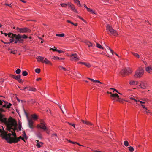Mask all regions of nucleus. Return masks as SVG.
Here are the masks:
<instances>
[{"label":"nucleus","instance_id":"nucleus-14","mask_svg":"<svg viewBox=\"0 0 152 152\" xmlns=\"http://www.w3.org/2000/svg\"><path fill=\"white\" fill-rule=\"evenodd\" d=\"M15 130H15V131H14V130H13V131H12L11 130L10 132L12 133V135L13 136H14V138H16L17 139L19 140L18 141V142L19 141H20V139H21L22 137H21V136H20L19 138H17L16 137V134L15 132Z\"/></svg>","mask_w":152,"mask_h":152},{"label":"nucleus","instance_id":"nucleus-29","mask_svg":"<svg viewBox=\"0 0 152 152\" xmlns=\"http://www.w3.org/2000/svg\"><path fill=\"white\" fill-rule=\"evenodd\" d=\"M124 145L126 146H129V142L127 141H125L124 142Z\"/></svg>","mask_w":152,"mask_h":152},{"label":"nucleus","instance_id":"nucleus-25","mask_svg":"<svg viewBox=\"0 0 152 152\" xmlns=\"http://www.w3.org/2000/svg\"><path fill=\"white\" fill-rule=\"evenodd\" d=\"M28 75V73L26 71H24L22 72V75L23 76H26Z\"/></svg>","mask_w":152,"mask_h":152},{"label":"nucleus","instance_id":"nucleus-27","mask_svg":"<svg viewBox=\"0 0 152 152\" xmlns=\"http://www.w3.org/2000/svg\"><path fill=\"white\" fill-rule=\"evenodd\" d=\"M96 47L98 48L103 49V48L102 46L99 44H96Z\"/></svg>","mask_w":152,"mask_h":152},{"label":"nucleus","instance_id":"nucleus-35","mask_svg":"<svg viewBox=\"0 0 152 152\" xmlns=\"http://www.w3.org/2000/svg\"><path fill=\"white\" fill-rule=\"evenodd\" d=\"M60 5L62 7H66V6L67 5V4H65V3H61V4Z\"/></svg>","mask_w":152,"mask_h":152},{"label":"nucleus","instance_id":"nucleus-45","mask_svg":"<svg viewBox=\"0 0 152 152\" xmlns=\"http://www.w3.org/2000/svg\"><path fill=\"white\" fill-rule=\"evenodd\" d=\"M67 5L69 6V7H70V8L73 5L71 3H68L67 4Z\"/></svg>","mask_w":152,"mask_h":152},{"label":"nucleus","instance_id":"nucleus-60","mask_svg":"<svg viewBox=\"0 0 152 152\" xmlns=\"http://www.w3.org/2000/svg\"><path fill=\"white\" fill-rule=\"evenodd\" d=\"M141 105L143 108L145 109L146 110H147V109L145 107V106L143 104H142Z\"/></svg>","mask_w":152,"mask_h":152},{"label":"nucleus","instance_id":"nucleus-33","mask_svg":"<svg viewBox=\"0 0 152 152\" xmlns=\"http://www.w3.org/2000/svg\"><path fill=\"white\" fill-rule=\"evenodd\" d=\"M129 150L131 152H133L134 151V149L133 147L130 146L128 147Z\"/></svg>","mask_w":152,"mask_h":152},{"label":"nucleus","instance_id":"nucleus-62","mask_svg":"<svg viewBox=\"0 0 152 152\" xmlns=\"http://www.w3.org/2000/svg\"><path fill=\"white\" fill-rule=\"evenodd\" d=\"M78 17L80 19H81L84 22H86L82 18H81V17H80V16H78Z\"/></svg>","mask_w":152,"mask_h":152},{"label":"nucleus","instance_id":"nucleus-7","mask_svg":"<svg viewBox=\"0 0 152 152\" xmlns=\"http://www.w3.org/2000/svg\"><path fill=\"white\" fill-rule=\"evenodd\" d=\"M20 33H30L31 32V30L27 28H19L17 27L16 29Z\"/></svg>","mask_w":152,"mask_h":152},{"label":"nucleus","instance_id":"nucleus-8","mask_svg":"<svg viewBox=\"0 0 152 152\" xmlns=\"http://www.w3.org/2000/svg\"><path fill=\"white\" fill-rule=\"evenodd\" d=\"M110 97L112 98L117 97V99H116V101L121 102H122V100L119 97V96L116 93L115 94H112V93H110Z\"/></svg>","mask_w":152,"mask_h":152},{"label":"nucleus","instance_id":"nucleus-43","mask_svg":"<svg viewBox=\"0 0 152 152\" xmlns=\"http://www.w3.org/2000/svg\"><path fill=\"white\" fill-rule=\"evenodd\" d=\"M52 59H60V58H59V57H57V56H54L53 58H52Z\"/></svg>","mask_w":152,"mask_h":152},{"label":"nucleus","instance_id":"nucleus-56","mask_svg":"<svg viewBox=\"0 0 152 152\" xmlns=\"http://www.w3.org/2000/svg\"><path fill=\"white\" fill-rule=\"evenodd\" d=\"M138 102H139L141 104H145V102H143L141 100L140 101H140H138Z\"/></svg>","mask_w":152,"mask_h":152},{"label":"nucleus","instance_id":"nucleus-32","mask_svg":"<svg viewBox=\"0 0 152 152\" xmlns=\"http://www.w3.org/2000/svg\"><path fill=\"white\" fill-rule=\"evenodd\" d=\"M56 36L58 37H63L64 36V33L61 34H56Z\"/></svg>","mask_w":152,"mask_h":152},{"label":"nucleus","instance_id":"nucleus-31","mask_svg":"<svg viewBox=\"0 0 152 152\" xmlns=\"http://www.w3.org/2000/svg\"><path fill=\"white\" fill-rule=\"evenodd\" d=\"M29 91H35L36 90V89L34 88H32L31 87H29V89H28Z\"/></svg>","mask_w":152,"mask_h":152},{"label":"nucleus","instance_id":"nucleus-47","mask_svg":"<svg viewBox=\"0 0 152 152\" xmlns=\"http://www.w3.org/2000/svg\"><path fill=\"white\" fill-rule=\"evenodd\" d=\"M36 146L38 148H39L41 147V145L40 144V143H39L37 144Z\"/></svg>","mask_w":152,"mask_h":152},{"label":"nucleus","instance_id":"nucleus-23","mask_svg":"<svg viewBox=\"0 0 152 152\" xmlns=\"http://www.w3.org/2000/svg\"><path fill=\"white\" fill-rule=\"evenodd\" d=\"M36 135H37V136L39 138H40V139L42 138V135H41V134L40 132H38V133H37L36 134Z\"/></svg>","mask_w":152,"mask_h":152},{"label":"nucleus","instance_id":"nucleus-24","mask_svg":"<svg viewBox=\"0 0 152 152\" xmlns=\"http://www.w3.org/2000/svg\"><path fill=\"white\" fill-rule=\"evenodd\" d=\"M88 12H91V13H94V14H96L95 13V12L92 9H91L89 8L88 9V10H87Z\"/></svg>","mask_w":152,"mask_h":152},{"label":"nucleus","instance_id":"nucleus-59","mask_svg":"<svg viewBox=\"0 0 152 152\" xmlns=\"http://www.w3.org/2000/svg\"><path fill=\"white\" fill-rule=\"evenodd\" d=\"M31 102L32 104L34 103L35 102V100H34V99H32L31 100Z\"/></svg>","mask_w":152,"mask_h":152},{"label":"nucleus","instance_id":"nucleus-41","mask_svg":"<svg viewBox=\"0 0 152 152\" xmlns=\"http://www.w3.org/2000/svg\"><path fill=\"white\" fill-rule=\"evenodd\" d=\"M86 123H85V124L88 125H92V124L89 122L86 121Z\"/></svg>","mask_w":152,"mask_h":152},{"label":"nucleus","instance_id":"nucleus-58","mask_svg":"<svg viewBox=\"0 0 152 152\" xmlns=\"http://www.w3.org/2000/svg\"><path fill=\"white\" fill-rule=\"evenodd\" d=\"M14 39L13 38L10 39V42H10V43H12L14 41Z\"/></svg>","mask_w":152,"mask_h":152},{"label":"nucleus","instance_id":"nucleus-11","mask_svg":"<svg viewBox=\"0 0 152 152\" xmlns=\"http://www.w3.org/2000/svg\"><path fill=\"white\" fill-rule=\"evenodd\" d=\"M70 57L72 58L71 60H74L76 61H77L79 60V58L77 57V55L76 54H72L70 56Z\"/></svg>","mask_w":152,"mask_h":152},{"label":"nucleus","instance_id":"nucleus-34","mask_svg":"<svg viewBox=\"0 0 152 152\" xmlns=\"http://www.w3.org/2000/svg\"><path fill=\"white\" fill-rule=\"evenodd\" d=\"M31 116H32V118L33 119H37V116L36 115H35V114L32 115H31Z\"/></svg>","mask_w":152,"mask_h":152},{"label":"nucleus","instance_id":"nucleus-40","mask_svg":"<svg viewBox=\"0 0 152 152\" xmlns=\"http://www.w3.org/2000/svg\"><path fill=\"white\" fill-rule=\"evenodd\" d=\"M141 101L143 102H147L148 100V99L145 98H142L140 99Z\"/></svg>","mask_w":152,"mask_h":152},{"label":"nucleus","instance_id":"nucleus-26","mask_svg":"<svg viewBox=\"0 0 152 152\" xmlns=\"http://www.w3.org/2000/svg\"><path fill=\"white\" fill-rule=\"evenodd\" d=\"M14 34H13V33H10L7 34V35L9 36V37H10V38H13V35Z\"/></svg>","mask_w":152,"mask_h":152},{"label":"nucleus","instance_id":"nucleus-2","mask_svg":"<svg viewBox=\"0 0 152 152\" xmlns=\"http://www.w3.org/2000/svg\"><path fill=\"white\" fill-rule=\"evenodd\" d=\"M11 133L7 134V132L5 131L4 130L3 132H2L1 134V135L2 137V138L5 139L8 143L11 144L12 143L17 142L19 140L16 138H14V137H11Z\"/></svg>","mask_w":152,"mask_h":152},{"label":"nucleus","instance_id":"nucleus-48","mask_svg":"<svg viewBox=\"0 0 152 152\" xmlns=\"http://www.w3.org/2000/svg\"><path fill=\"white\" fill-rule=\"evenodd\" d=\"M110 89L113 90V92L115 91H116V92H117V93H118V91L116 89H115L113 88H110Z\"/></svg>","mask_w":152,"mask_h":152},{"label":"nucleus","instance_id":"nucleus-52","mask_svg":"<svg viewBox=\"0 0 152 152\" xmlns=\"http://www.w3.org/2000/svg\"><path fill=\"white\" fill-rule=\"evenodd\" d=\"M68 123L69 125H72L73 127H74V128H75V125L74 124H72L69 123Z\"/></svg>","mask_w":152,"mask_h":152},{"label":"nucleus","instance_id":"nucleus-44","mask_svg":"<svg viewBox=\"0 0 152 152\" xmlns=\"http://www.w3.org/2000/svg\"><path fill=\"white\" fill-rule=\"evenodd\" d=\"M18 81L20 83H22L23 82V80L20 79V78L18 80Z\"/></svg>","mask_w":152,"mask_h":152},{"label":"nucleus","instance_id":"nucleus-63","mask_svg":"<svg viewBox=\"0 0 152 152\" xmlns=\"http://www.w3.org/2000/svg\"><path fill=\"white\" fill-rule=\"evenodd\" d=\"M134 97H130V99L131 100H133L134 99Z\"/></svg>","mask_w":152,"mask_h":152},{"label":"nucleus","instance_id":"nucleus-16","mask_svg":"<svg viewBox=\"0 0 152 152\" xmlns=\"http://www.w3.org/2000/svg\"><path fill=\"white\" fill-rule=\"evenodd\" d=\"M146 71L148 72L151 73L152 72V67L151 66H148L145 68Z\"/></svg>","mask_w":152,"mask_h":152},{"label":"nucleus","instance_id":"nucleus-20","mask_svg":"<svg viewBox=\"0 0 152 152\" xmlns=\"http://www.w3.org/2000/svg\"><path fill=\"white\" fill-rule=\"evenodd\" d=\"M130 84L132 85H136L138 84V82L135 81H131L130 82Z\"/></svg>","mask_w":152,"mask_h":152},{"label":"nucleus","instance_id":"nucleus-61","mask_svg":"<svg viewBox=\"0 0 152 152\" xmlns=\"http://www.w3.org/2000/svg\"><path fill=\"white\" fill-rule=\"evenodd\" d=\"M11 53L13 54H16V53L15 52V50L11 51Z\"/></svg>","mask_w":152,"mask_h":152},{"label":"nucleus","instance_id":"nucleus-22","mask_svg":"<svg viewBox=\"0 0 152 152\" xmlns=\"http://www.w3.org/2000/svg\"><path fill=\"white\" fill-rule=\"evenodd\" d=\"M71 10L75 12H77V11L75 9L74 6L73 5L71 8Z\"/></svg>","mask_w":152,"mask_h":152},{"label":"nucleus","instance_id":"nucleus-51","mask_svg":"<svg viewBox=\"0 0 152 152\" xmlns=\"http://www.w3.org/2000/svg\"><path fill=\"white\" fill-rule=\"evenodd\" d=\"M3 116H4L2 114H0V121L3 118Z\"/></svg>","mask_w":152,"mask_h":152},{"label":"nucleus","instance_id":"nucleus-54","mask_svg":"<svg viewBox=\"0 0 152 152\" xmlns=\"http://www.w3.org/2000/svg\"><path fill=\"white\" fill-rule=\"evenodd\" d=\"M10 76L11 77H13V78H14L15 79V77H16V76L14 75H10Z\"/></svg>","mask_w":152,"mask_h":152},{"label":"nucleus","instance_id":"nucleus-36","mask_svg":"<svg viewBox=\"0 0 152 152\" xmlns=\"http://www.w3.org/2000/svg\"><path fill=\"white\" fill-rule=\"evenodd\" d=\"M35 72L37 73H39L40 72V69L39 68H37L35 69Z\"/></svg>","mask_w":152,"mask_h":152},{"label":"nucleus","instance_id":"nucleus-57","mask_svg":"<svg viewBox=\"0 0 152 152\" xmlns=\"http://www.w3.org/2000/svg\"><path fill=\"white\" fill-rule=\"evenodd\" d=\"M66 21L68 22V23H71V24H74V23H73L71 21H70L69 20H67Z\"/></svg>","mask_w":152,"mask_h":152},{"label":"nucleus","instance_id":"nucleus-55","mask_svg":"<svg viewBox=\"0 0 152 152\" xmlns=\"http://www.w3.org/2000/svg\"><path fill=\"white\" fill-rule=\"evenodd\" d=\"M57 51L59 53H61L63 52V51L62 50H57Z\"/></svg>","mask_w":152,"mask_h":152},{"label":"nucleus","instance_id":"nucleus-38","mask_svg":"<svg viewBox=\"0 0 152 152\" xmlns=\"http://www.w3.org/2000/svg\"><path fill=\"white\" fill-rule=\"evenodd\" d=\"M133 100L137 102L136 103L137 104L140 105V104H139L138 103H137V102H138V101H140V99H139L137 98V99H136L134 98Z\"/></svg>","mask_w":152,"mask_h":152},{"label":"nucleus","instance_id":"nucleus-10","mask_svg":"<svg viewBox=\"0 0 152 152\" xmlns=\"http://www.w3.org/2000/svg\"><path fill=\"white\" fill-rule=\"evenodd\" d=\"M37 127L38 128H40L44 130L47 129L45 124L43 123V121L41 122V124H38Z\"/></svg>","mask_w":152,"mask_h":152},{"label":"nucleus","instance_id":"nucleus-64","mask_svg":"<svg viewBox=\"0 0 152 152\" xmlns=\"http://www.w3.org/2000/svg\"><path fill=\"white\" fill-rule=\"evenodd\" d=\"M84 7H85V8L87 9V10H88V9L89 8H88V7L86 6L85 4H84Z\"/></svg>","mask_w":152,"mask_h":152},{"label":"nucleus","instance_id":"nucleus-39","mask_svg":"<svg viewBox=\"0 0 152 152\" xmlns=\"http://www.w3.org/2000/svg\"><path fill=\"white\" fill-rule=\"evenodd\" d=\"M21 77V75H17L16 76L15 79L18 80Z\"/></svg>","mask_w":152,"mask_h":152},{"label":"nucleus","instance_id":"nucleus-17","mask_svg":"<svg viewBox=\"0 0 152 152\" xmlns=\"http://www.w3.org/2000/svg\"><path fill=\"white\" fill-rule=\"evenodd\" d=\"M44 58V57L40 56H37L36 58L38 61H41L42 62H43Z\"/></svg>","mask_w":152,"mask_h":152},{"label":"nucleus","instance_id":"nucleus-21","mask_svg":"<svg viewBox=\"0 0 152 152\" xmlns=\"http://www.w3.org/2000/svg\"><path fill=\"white\" fill-rule=\"evenodd\" d=\"M46 64H51L50 62L48 60L47 58H45L43 61V62Z\"/></svg>","mask_w":152,"mask_h":152},{"label":"nucleus","instance_id":"nucleus-18","mask_svg":"<svg viewBox=\"0 0 152 152\" xmlns=\"http://www.w3.org/2000/svg\"><path fill=\"white\" fill-rule=\"evenodd\" d=\"M87 78L88 79H89V80H91V81H92L94 83H99L100 84H103V83H102L100 82V81H99V80H94V79H93L90 78Z\"/></svg>","mask_w":152,"mask_h":152},{"label":"nucleus","instance_id":"nucleus-15","mask_svg":"<svg viewBox=\"0 0 152 152\" xmlns=\"http://www.w3.org/2000/svg\"><path fill=\"white\" fill-rule=\"evenodd\" d=\"M84 42L89 47H94V46H95V45L93 44L91 42L88 41L86 40Z\"/></svg>","mask_w":152,"mask_h":152},{"label":"nucleus","instance_id":"nucleus-19","mask_svg":"<svg viewBox=\"0 0 152 152\" xmlns=\"http://www.w3.org/2000/svg\"><path fill=\"white\" fill-rule=\"evenodd\" d=\"M79 63H80V64H83L88 67H89L91 66L90 64L88 63L82 62H79Z\"/></svg>","mask_w":152,"mask_h":152},{"label":"nucleus","instance_id":"nucleus-4","mask_svg":"<svg viewBox=\"0 0 152 152\" xmlns=\"http://www.w3.org/2000/svg\"><path fill=\"white\" fill-rule=\"evenodd\" d=\"M132 70L129 68L127 67L125 69H122L120 72V73L123 76H125L126 75H128L129 74L132 73Z\"/></svg>","mask_w":152,"mask_h":152},{"label":"nucleus","instance_id":"nucleus-37","mask_svg":"<svg viewBox=\"0 0 152 152\" xmlns=\"http://www.w3.org/2000/svg\"><path fill=\"white\" fill-rule=\"evenodd\" d=\"M21 72V70L20 69H18L15 72L17 74H19Z\"/></svg>","mask_w":152,"mask_h":152},{"label":"nucleus","instance_id":"nucleus-53","mask_svg":"<svg viewBox=\"0 0 152 152\" xmlns=\"http://www.w3.org/2000/svg\"><path fill=\"white\" fill-rule=\"evenodd\" d=\"M23 136L25 138H26V134L24 132L23 134Z\"/></svg>","mask_w":152,"mask_h":152},{"label":"nucleus","instance_id":"nucleus-12","mask_svg":"<svg viewBox=\"0 0 152 152\" xmlns=\"http://www.w3.org/2000/svg\"><path fill=\"white\" fill-rule=\"evenodd\" d=\"M3 102L5 103L3 105V107H6L7 108H10V106L12 105V104L11 103L7 105L8 104V102L4 101H3Z\"/></svg>","mask_w":152,"mask_h":152},{"label":"nucleus","instance_id":"nucleus-9","mask_svg":"<svg viewBox=\"0 0 152 152\" xmlns=\"http://www.w3.org/2000/svg\"><path fill=\"white\" fill-rule=\"evenodd\" d=\"M13 35V38H15V39L18 41L19 42L22 43L23 41V40L22 39H21V35L20 34L17 35L16 34Z\"/></svg>","mask_w":152,"mask_h":152},{"label":"nucleus","instance_id":"nucleus-50","mask_svg":"<svg viewBox=\"0 0 152 152\" xmlns=\"http://www.w3.org/2000/svg\"><path fill=\"white\" fill-rule=\"evenodd\" d=\"M59 68H60L61 69H63L64 71L66 70V68H64V67H63L62 66H60L59 67Z\"/></svg>","mask_w":152,"mask_h":152},{"label":"nucleus","instance_id":"nucleus-49","mask_svg":"<svg viewBox=\"0 0 152 152\" xmlns=\"http://www.w3.org/2000/svg\"><path fill=\"white\" fill-rule=\"evenodd\" d=\"M77 4L79 7H81L82 6H81V4L80 3V2L79 1H78V2H77V3H76Z\"/></svg>","mask_w":152,"mask_h":152},{"label":"nucleus","instance_id":"nucleus-28","mask_svg":"<svg viewBox=\"0 0 152 152\" xmlns=\"http://www.w3.org/2000/svg\"><path fill=\"white\" fill-rule=\"evenodd\" d=\"M132 54L135 56V57H137V58H139V55L138 54L136 53H132Z\"/></svg>","mask_w":152,"mask_h":152},{"label":"nucleus","instance_id":"nucleus-3","mask_svg":"<svg viewBox=\"0 0 152 152\" xmlns=\"http://www.w3.org/2000/svg\"><path fill=\"white\" fill-rule=\"evenodd\" d=\"M106 29L110 32V33H109V34H112L115 36L117 35L118 34L116 31L114 30L109 25H107Z\"/></svg>","mask_w":152,"mask_h":152},{"label":"nucleus","instance_id":"nucleus-5","mask_svg":"<svg viewBox=\"0 0 152 152\" xmlns=\"http://www.w3.org/2000/svg\"><path fill=\"white\" fill-rule=\"evenodd\" d=\"M144 73V70L142 68H140L138 70H137L134 75L135 77L138 78L140 77L143 75Z\"/></svg>","mask_w":152,"mask_h":152},{"label":"nucleus","instance_id":"nucleus-1","mask_svg":"<svg viewBox=\"0 0 152 152\" xmlns=\"http://www.w3.org/2000/svg\"><path fill=\"white\" fill-rule=\"evenodd\" d=\"M1 121L4 123L7 126V130L11 131L12 129L15 131V130H17V124L15 121L13 119L12 117L10 118L8 121L7 120L6 118H3Z\"/></svg>","mask_w":152,"mask_h":152},{"label":"nucleus","instance_id":"nucleus-42","mask_svg":"<svg viewBox=\"0 0 152 152\" xmlns=\"http://www.w3.org/2000/svg\"><path fill=\"white\" fill-rule=\"evenodd\" d=\"M21 127H22L21 124V123H19V126H18V128H19V130L20 131L21 130Z\"/></svg>","mask_w":152,"mask_h":152},{"label":"nucleus","instance_id":"nucleus-6","mask_svg":"<svg viewBox=\"0 0 152 152\" xmlns=\"http://www.w3.org/2000/svg\"><path fill=\"white\" fill-rule=\"evenodd\" d=\"M24 110V111L25 114L26 116L27 120H28V125L29 126V127L31 129H33L34 127L33 125V121L31 119H29L27 113L26 112L25 110Z\"/></svg>","mask_w":152,"mask_h":152},{"label":"nucleus","instance_id":"nucleus-46","mask_svg":"<svg viewBox=\"0 0 152 152\" xmlns=\"http://www.w3.org/2000/svg\"><path fill=\"white\" fill-rule=\"evenodd\" d=\"M108 49H109L110 50V52L112 53V55H113V53H114V52H113V50H111L110 48L108 47Z\"/></svg>","mask_w":152,"mask_h":152},{"label":"nucleus","instance_id":"nucleus-30","mask_svg":"<svg viewBox=\"0 0 152 152\" xmlns=\"http://www.w3.org/2000/svg\"><path fill=\"white\" fill-rule=\"evenodd\" d=\"M28 37L25 35H21V39H26Z\"/></svg>","mask_w":152,"mask_h":152},{"label":"nucleus","instance_id":"nucleus-13","mask_svg":"<svg viewBox=\"0 0 152 152\" xmlns=\"http://www.w3.org/2000/svg\"><path fill=\"white\" fill-rule=\"evenodd\" d=\"M139 87L141 88L145 89L148 87V85L147 84L143 82H141Z\"/></svg>","mask_w":152,"mask_h":152}]
</instances>
